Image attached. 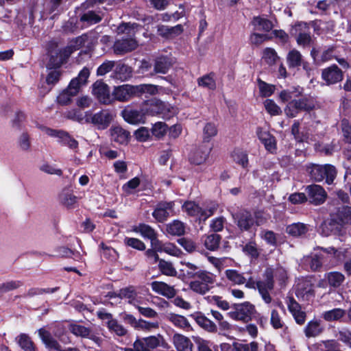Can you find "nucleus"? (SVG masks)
Instances as JSON below:
<instances>
[{
  "mask_svg": "<svg viewBox=\"0 0 351 351\" xmlns=\"http://www.w3.org/2000/svg\"><path fill=\"white\" fill-rule=\"evenodd\" d=\"M84 44L82 37H77L72 40L69 45L64 48H59L57 43L51 41L47 45V51L49 57L47 66L59 68L66 62L71 54Z\"/></svg>",
  "mask_w": 351,
  "mask_h": 351,
  "instance_id": "obj_1",
  "label": "nucleus"
},
{
  "mask_svg": "<svg viewBox=\"0 0 351 351\" xmlns=\"http://www.w3.org/2000/svg\"><path fill=\"white\" fill-rule=\"evenodd\" d=\"M138 25L135 23H122L117 27L119 34H125L129 38L117 40L114 45V51L117 53H124L135 49L136 41L132 37L134 36Z\"/></svg>",
  "mask_w": 351,
  "mask_h": 351,
  "instance_id": "obj_2",
  "label": "nucleus"
},
{
  "mask_svg": "<svg viewBox=\"0 0 351 351\" xmlns=\"http://www.w3.org/2000/svg\"><path fill=\"white\" fill-rule=\"evenodd\" d=\"M307 172L311 178L315 182H322L326 179L328 184H331L337 176L335 167L331 165L311 164L307 167Z\"/></svg>",
  "mask_w": 351,
  "mask_h": 351,
  "instance_id": "obj_3",
  "label": "nucleus"
},
{
  "mask_svg": "<svg viewBox=\"0 0 351 351\" xmlns=\"http://www.w3.org/2000/svg\"><path fill=\"white\" fill-rule=\"evenodd\" d=\"M197 278L190 282L189 287L196 293L204 295L213 287L215 276L205 270H199Z\"/></svg>",
  "mask_w": 351,
  "mask_h": 351,
  "instance_id": "obj_4",
  "label": "nucleus"
},
{
  "mask_svg": "<svg viewBox=\"0 0 351 351\" xmlns=\"http://www.w3.org/2000/svg\"><path fill=\"white\" fill-rule=\"evenodd\" d=\"M112 119V114L106 110H103L94 114H92L90 111L86 112V123H93L99 130L107 128Z\"/></svg>",
  "mask_w": 351,
  "mask_h": 351,
  "instance_id": "obj_5",
  "label": "nucleus"
},
{
  "mask_svg": "<svg viewBox=\"0 0 351 351\" xmlns=\"http://www.w3.org/2000/svg\"><path fill=\"white\" fill-rule=\"evenodd\" d=\"M264 280L257 282V289L262 296L263 300L267 304L271 302L269 291L274 289V271L273 269L267 268L264 273Z\"/></svg>",
  "mask_w": 351,
  "mask_h": 351,
  "instance_id": "obj_6",
  "label": "nucleus"
},
{
  "mask_svg": "<svg viewBox=\"0 0 351 351\" xmlns=\"http://www.w3.org/2000/svg\"><path fill=\"white\" fill-rule=\"evenodd\" d=\"M147 110L144 105L140 109L132 106H127L121 112L123 119L130 124H139L145 122V117L147 115Z\"/></svg>",
  "mask_w": 351,
  "mask_h": 351,
  "instance_id": "obj_7",
  "label": "nucleus"
},
{
  "mask_svg": "<svg viewBox=\"0 0 351 351\" xmlns=\"http://www.w3.org/2000/svg\"><path fill=\"white\" fill-rule=\"evenodd\" d=\"M254 312V306L250 302L239 304L234 311L228 313V316L234 320L247 322Z\"/></svg>",
  "mask_w": 351,
  "mask_h": 351,
  "instance_id": "obj_8",
  "label": "nucleus"
},
{
  "mask_svg": "<svg viewBox=\"0 0 351 351\" xmlns=\"http://www.w3.org/2000/svg\"><path fill=\"white\" fill-rule=\"evenodd\" d=\"M295 293L301 301H310L315 296L313 285L306 279H299L295 285Z\"/></svg>",
  "mask_w": 351,
  "mask_h": 351,
  "instance_id": "obj_9",
  "label": "nucleus"
},
{
  "mask_svg": "<svg viewBox=\"0 0 351 351\" xmlns=\"http://www.w3.org/2000/svg\"><path fill=\"white\" fill-rule=\"evenodd\" d=\"M305 191L309 202L315 206L324 204L327 198L326 191L322 186L318 184L307 186Z\"/></svg>",
  "mask_w": 351,
  "mask_h": 351,
  "instance_id": "obj_10",
  "label": "nucleus"
},
{
  "mask_svg": "<svg viewBox=\"0 0 351 351\" xmlns=\"http://www.w3.org/2000/svg\"><path fill=\"white\" fill-rule=\"evenodd\" d=\"M43 130L46 134L57 138L59 142L72 149H77L78 147V142L66 132L49 128H45Z\"/></svg>",
  "mask_w": 351,
  "mask_h": 351,
  "instance_id": "obj_11",
  "label": "nucleus"
},
{
  "mask_svg": "<svg viewBox=\"0 0 351 351\" xmlns=\"http://www.w3.org/2000/svg\"><path fill=\"white\" fill-rule=\"evenodd\" d=\"M93 93L102 104H109L113 101V97L110 94L109 87L101 81H97L94 83Z\"/></svg>",
  "mask_w": 351,
  "mask_h": 351,
  "instance_id": "obj_12",
  "label": "nucleus"
},
{
  "mask_svg": "<svg viewBox=\"0 0 351 351\" xmlns=\"http://www.w3.org/2000/svg\"><path fill=\"white\" fill-rule=\"evenodd\" d=\"M173 206L174 203L173 202H160L156 206L152 213V216L157 221L163 222L168 217L174 215Z\"/></svg>",
  "mask_w": 351,
  "mask_h": 351,
  "instance_id": "obj_13",
  "label": "nucleus"
},
{
  "mask_svg": "<svg viewBox=\"0 0 351 351\" xmlns=\"http://www.w3.org/2000/svg\"><path fill=\"white\" fill-rule=\"evenodd\" d=\"M60 204L66 209H73L76 207L78 197L74 195L72 190L64 188L58 195Z\"/></svg>",
  "mask_w": 351,
  "mask_h": 351,
  "instance_id": "obj_14",
  "label": "nucleus"
},
{
  "mask_svg": "<svg viewBox=\"0 0 351 351\" xmlns=\"http://www.w3.org/2000/svg\"><path fill=\"white\" fill-rule=\"evenodd\" d=\"M322 77L326 82V84L330 85L342 80L343 73L337 65L333 64L323 69Z\"/></svg>",
  "mask_w": 351,
  "mask_h": 351,
  "instance_id": "obj_15",
  "label": "nucleus"
},
{
  "mask_svg": "<svg viewBox=\"0 0 351 351\" xmlns=\"http://www.w3.org/2000/svg\"><path fill=\"white\" fill-rule=\"evenodd\" d=\"M147 110V115L162 114L164 117H168L170 112L169 107L160 101H152L145 104Z\"/></svg>",
  "mask_w": 351,
  "mask_h": 351,
  "instance_id": "obj_16",
  "label": "nucleus"
},
{
  "mask_svg": "<svg viewBox=\"0 0 351 351\" xmlns=\"http://www.w3.org/2000/svg\"><path fill=\"white\" fill-rule=\"evenodd\" d=\"M136 93V86L126 84L116 87L112 96L113 97V101L116 99L120 101H125L129 100L132 95Z\"/></svg>",
  "mask_w": 351,
  "mask_h": 351,
  "instance_id": "obj_17",
  "label": "nucleus"
},
{
  "mask_svg": "<svg viewBox=\"0 0 351 351\" xmlns=\"http://www.w3.org/2000/svg\"><path fill=\"white\" fill-rule=\"evenodd\" d=\"M294 30L298 32L297 36V43L299 45L304 47L310 45L312 42V38L310 36L309 27L305 23H300L295 26Z\"/></svg>",
  "mask_w": 351,
  "mask_h": 351,
  "instance_id": "obj_18",
  "label": "nucleus"
},
{
  "mask_svg": "<svg viewBox=\"0 0 351 351\" xmlns=\"http://www.w3.org/2000/svg\"><path fill=\"white\" fill-rule=\"evenodd\" d=\"M151 287L155 293L167 298H172L176 295L174 287L163 282L154 281L151 283Z\"/></svg>",
  "mask_w": 351,
  "mask_h": 351,
  "instance_id": "obj_19",
  "label": "nucleus"
},
{
  "mask_svg": "<svg viewBox=\"0 0 351 351\" xmlns=\"http://www.w3.org/2000/svg\"><path fill=\"white\" fill-rule=\"evenodd\" d=\"M211 149L206 145L199 146L191 153L189 158L190 161L195 165L204 163L207 160Z\"/></svg>",
  "mask_w": 351,
  "mask_h": 351,
  "instance_id": "obj_20",
  "label": "nucleus"
},
{
  "mask_svg": "<svg viewBox=\"0 0 351 351\" xmlns=\"http://www.w3.org/2000/svg\"><path fill=\"white\" fill-rule=\"evenodd\" d=\"M287 306L295 322L298 324H303L306 320V313L301 310L300 305L293 298H289Z\"/></svg>",
  "mask_w": 351,
  "mask_h": 351,
  "instance_id": "obj_21",
  "label": "nucleus"
},
{
  "mask_svg": "<svg viewBox=\"0 0 351 351\" xmlns=\"http://www.w3.org/2000/svg\"><path fill=\"white\" fill-rule=\"evenodd\" d=\"M111 140L121 145L127 144L130 138V132L119 126L113 127L110 130Z\"/></svg>",
  "mask_w": 351,
  "mask_h": 351,
  "instance_id": "obj_22",
  "label": "nucleus"
},
{
  "mask_svg": "<svg viewBox=\"0 0 351 351\" xmlns=\"http://www.w3.org/2000/svg\"><path fill=\"white\" fill-rule=\"evenodd\" d=\"M173 343L178 351H192L193 343L183 335L176 333L172 338Z\"/></svg>",
  "mask_w": 351,
  "mask_h": 351,
  "instance_id": "obj_23",
  "label": "nucleus"
},
{
  "mask_svg": "<svg viewBox=\"0 0 351 351\" xmlns=\"http://www.w3.org/2000/svg\"><path fill=\"white\" fill-rule=\"evenodd\" d=\"M69 330L75 336L89 338L99 343V339L95 335H93L90 333V329L84 326L77 324H73L69 326Z\"/></svg>",
  "mask_w": 351,
  "mask_h": 351,
  "instance_id": "obj_24",
  "label": "nucleus"
},
{
  "mask_svg": "<svg viewBox=\"0 0 351 351\" xmlns=\"http://www.w3.org/2000/svg\"><path fill=\"white\" fill-rule=\"evenodd\" d=\"M324 326H322L319 320L313 319L308 322L304 328V332L306 337H315L324 331Z\"/></svg>",
  "mask_w": 351,
  "mask_h": 351,
  "instance_id": "obj_25",
  "label": "nucleus"
},
{
  "mask_svg": "<svg viewBox=\"0 0 351 351\" xmlns=\"http://www.w3.org/2000/svg\"><path fill=\"white\" fill-rule=\"evenodd\" d=\"M157 31L160 36L166 38H172L180 35L183 32V28L181 25H178L174 27L158 25Z\"/></svg>",
  "mask_w": 351,
  "mask_h": 351,
  "instance_id": "obj_26",
  "label": "nucleus"
},
{
  "mask_svg": "<svg viewBox=\"0 0 351 351\" xmlns=\"http://www.w3.org/2000/svg\"><path fill=\"white\" fill-rule=\"evenodd\" d=\"M108 295L110 298H119V299H128L129 303L136 305L135 298L136 296V293L133 287L122 289L119 290V293H109Z\"/></svg>",
  "mask_w": 351,
  "mask_h": 351,
  "instance_id": "obj_27",
  "label": "nucleus"
},
{
  "mask_svg": "<svg viewBox=\"0 0 351 351\" xmlns=\"http://www.w3.org/2000/svg\"><path fill=\"white\" fill-rule=\"evenodd\" d=\"M345 315V310L340 308H336L329 311H324L321 315V317L326 322H331L341 321V319Z\"/></svg>",
  "mask_w": 351,
  "mask_h": 351,
  "instance_id": "obj_28",
  "label": "nucleus"
},
{
  "mask_svg": "<svg viewBox=\"0 0 351 351\" xmlns=\"http://www.w3.org/2000/svg\"><path fill=\"white\" fill-rule=\"evenodd\" d=\"M38 335L42 341L49 349L59 350L60 345L58 341L51 336L50 332L44 328L38 330Z\"/></svg>",
  "mask_w": 351,
  "mask_h": 351,
  "instance_id": "obj_29",
  "label": "nucleus"
},
{
  "mask_svg": "<svg viewBox=\"0 0 351 351\" xmlns=\"http://www.w3.org/2000/svg\"><path fill=\"white\" fill-rule=\"evenodd\" d=\"M257 135L260 141L264 144L266 149L273 152L276 149V140L269 132L258 129Z\"/></svg>",
  "mask_w": 351,
  "mask_h": 351,
  "instance_id": "obj_30",
  "label": "nucleus"
},
{
  "mask_svg": "<svg viewBox=\"0 0 351 351\" xmlns=\"http://www.w3.org/2000/svg\"><path fill=\"white\" fill-rule=\"evenodd\" d=\"M335 221L341 225L351 224V207L343 206L339 208L336 213Z\"/></svg>",
  "mask_w": 351,
  "mask_h": 351,
  "instance_id": "obj_31",
  "label": "nucleus"
},
{
  "mask_svg": "<svg viewBox=\"0 0 351 351\" xmlns=\"http://www.w3.org/2000/svg\"><path fill=\"white\" fill-rule=\"evenodd\" d=\"M325 280L330 287H339L345 280L344 275L339 271H330L325 274Z\"/></svg>",
  "mask_w": 351,
  "mask_h": 351,
  "instance_id": "obj_32",
  "label": "nucleus"
},
{
  "mask_svg": "<svg viewBox=\"0 0 351 351\" xmlns=\"http://www.w3.org/2000/svg\"><path fill=\"white\" fill-rule=\"evenodd\" d=\"M171 62L166 57H159L155 60L154 65V73L165 74L171 68Z\"/></svg>",
  "mask_w": 351,
  "mask_h": 351,
  "instance_id": "obj_33",
  "label": "nucleus"
},
{
  "mask_svg": "<svg viewBox=\"0 0 351 351\" xmlns=\"http://www.w3.org/2000/svg\"><path fill=\"white\" fill-rule=\"evenodd\" d=\"M134 232L139 233L143 238L151 239L156 235V232L150 226L145 223H140L133 227Z\"/></svg>",
  "mask_w": 351,
  "mask_h": 351,
  "instance_id": "obj_34",
  "label": "nucleus"
},
{
  "mask_svg": "<svg viewBox=\"0 0 351 351\" xmlns=\"http://www.w3.org/2000/svg\"><path fill=\"white\" fill-rule=\"evenodd\" d=\"M166 230L168 234L173 236H181L185 232L184 223L179 220H174L167 226Z\"/></svg>",
  "mask_w": 351,
  "mask_h": 351,
  "instance_id": "obj_35",
  "label": "nucleus"
},
{
  "mask_svg": "<svg viewBox=\"0 0 351 351\" xmlns=\"http://www.w3.org/2000/svg\"><path fill=\"white\" fill-rule=\"evenodd\" d=\"M167 319L175 326L180 328L184 329L190 326L187 319L182 315L171 313L167 315Z\"/></svg>",
  "mask_w": 351,
  "mask_h": 351,
  "instance_id": "obj_36",
  "label": "nucleus"
},
{
  "mask_svg": "<svg viewBox=\"0 0 351 351\" xmlns=\"http://www.w3.org/2000/svg\"><path fill=\"white\" fill-rule=\"evenodd\" d=\"M181 264L182 267L180 269V272L184 277L188 278L197 277L199 270H198L197 265L189 262H181Z\"/></svg>",
  "mask_w": 351,
  "mask_h": 351,
  "instance_id": "obj_37",
  "label": "nucleus"
},
{
  "mask_svg": "<svg viewBox=\"0 0 351 351\" xmlns=\"http://www.w3.org/2000/svg\"><path fill=\"white\" fill-rule=\"evenodd\" d=\"M299 99L302 111L311 112L320 107L319 103L313 97L308 96Z\"/></svg>",
  "mask_w": 351,
  "mask_h": 351,
  "instance_id": "obj_38",
  "label": "nucleus"
},
{
  "mask_svg": "<svg viewBox=\"0 0 351 351\" xmlns=\"http://www.w3.org/2000/svg\"><path fill=\"white\" fill-rule=\"evenodd\" d=\"M252 25L257 31L269 32L273 27V24L269 20L259 16L253 19Z\"/></svg>",
  "mask_w": 351,
  "mask_h": 351,
  "instance_id": "obj_39",
  "label": "nucleus"
},
{
  "mask_svg": "<svg viewBox=\"0 0 351 351\" xmlns=\"http://www.w3.org/2000/svg\"><path fill=\"white\" fill-rule=\"evenodd\" d=\"M19 346L24 351H35V346L31 338L26 334H21L16 338Z\"/></svg>",
  "mask_w": 351,
  "mask_h": 351,
  "instance_id": "obj_40",
  "label": "nucleus"
},
{
  "mask_svg": "<svg viewBox=\"0 0 351 351\" xmlns=\"http://www.w3.org/2000/svg\"><path fill=\"white\" fill-rule=\"evenodd\" d=\"M197 84L199 86L209 89L215 90L216 88V82L213 73L203 75L197 79Z\"/></svg>",
  "mask_w": 351,
  "mask_h": 351,
  "instance_id": "obj_41",
  "label": "nucleus"
},
{
  "mask_svg": "<svg viewBox=\"0 0 351 351\" xmlns=\"http://www.w3.org/2000/svg\"><path fill=\"white\" fill-rule=\"evenodd\" d=\"M182 210L191 216H196L201 219L202 208L194 202H186L182 206Z\"/></svg>",
  "mask_w": 351,
  "mask_h": 351,
  "instance_id": "obj_42",
  "label": "nucleus"
},
{
  "mask_svg": "<svg viewBox=\"0 0 351 351\" xmlns=\"http://www.w3.org/2000/svg\"><path fill=\"white\" fill-rule=\"evenodd\" d=\"M196 322L202 328L210 332H217V328L215 324L204 315L197 316Z\"/></svg>",
  "mask_w": 351,
  "mask_h": 351,
  "instance_id": "obj_43",
  "label": "nucleus"
},
{
  "mask_svg": "<svg viewBox=\"0 0 351 351\" xmlns=\"http://www.w3.org/2000/svg\"><path fill=\"white\" fill-rule=\"evenodd\" d=\"M287 232L293 237H299L305 234L308 228L306 226L302 223H295L287 227Z\"/></svg>",
  "mask_w": 351,
  "mask_h": 351,
  "instance_id": "obj_44",
  "label": "nucleus"
},
{
  "mask_svg": "<svg viewBox=\"0 0 351 351\" xmlns=\"http://www.w3.org/2000/svg\"><path fill=\"white\" fill-rule=\"evenodd\" d=\"M287 60L289 68L298 67L301 65L302 55L298 50L293 49L287 54Z\"/></svg>",
  "mask_w": 351,
  "mask_h": 351,
  "instance_id": "obj_45",
  "label": "nucleus"
},
{
  "mask_svg": "<svg viewBox=\"0 0 351 351\" xmlns=\"http://www.w3.org/2000/svg\"><path fill=\"white\" fill-rule=\"evenodd\" d=\"M225 274L226 278L235 285H242L245 282V278L243 274L235 269H227Z\"/></svg>",
  "mask_w": 351,
  "mask_h": 351,
  "instance_id": "obj_46",
  "label": "nucleus"
},
{
  "mask_svg": "<svg viewBox=\"0 0 351 351\" xmlns=\"http://www.w3.org/2000/svg\"><path fill=\"white\" fill-rule=\"evenodd\" d=\"M221 237L218 234H210L206 236L204 240L205 247L211 251H214L218 248Z\"/></svg>",
  "mask_w": 351,
  "mask_h": 351,
  "instance_id": "obj_47",
  "label": "nucleus"
},
{
  "mask_svg": "<svg viewBox=\"0 0 351 351\" xmlns=\"http://www.w3.org/2000/svg\"><path fill=\"white\" fill-rule=\"evenodd\" d=\"M237 224L241 229L247 230L254 224V220L249 213L245 212L240 215Z\"/></svg>",
  "mask_w": 351,
  "mask_h": 351,
  "instance_id": "obj_48",
  "label": "nucleus"
},
{
  "mask_svg": "<svg viewBox=\"0 0 351 351\" xmlns=\"http://www.w3.org/2000/svg\"><path fill=\"white\" fill-rule=\"evenodd\" d=\"M64 117L74 121L82 123L86 122V112L84 113L80 110L73 109L64 113Z\"/></svg>",
  "mask_w": 351,
  "mask_h": 351,
  "instance_id": "obj_49",
  "label": "nucleus"
},
{
  "mask_svg": "<svg viewBox=\"0 0 351 351\" xmlns=\"http://www.w3.org/2000/svg\"><path fill=\"white\" fill-rule=\"evenodd\" d=\"M23 283L21 280H9L0 284V295L3 293L9 292L23 286Z\"/></svg>",
  "mask_w": 351,
  "mask_h": 351,
  "instance_id": "obj_50",
  "label": "nucleus"
},
{
  "mask_svg": "<svg viewBox=\"0 0 351 351\" xmlns=\"http://www.w3.org/2000/svg\"><path fill=\"white\" fill-rule=\"evenodd\" d=\"M80 20L82 22H86L87 24H95L101 21V17L95 11L90 10L84 12L81 16Z\"/></svg>",
  "mask_w": 351,
  "mask_h": 351,
  "instance_id": "obj_51",
  "label": "nucleus"
},
{
  "mask_svg": "<svg viewBox=\"0 0 351 351\" xmlns=\"http://www.w3.org/2000/svg\"><path fill=\"white\" fill-rule=\"evenodd\" d=\"M217 134L216 125L213 123H207L203 129V138L204 142H209Z\"/></svg>",
  "mask_w": 351,
  "mask_h": 351,
  "instance_id": "obj_52",
  "label": "nucleus"
},
{
  "mask_svg": "<svg viewBox=\"0 0 351 351\" xmlns=\"http://www.w3.org/2000/svg\"><path fill=\"white\" fill-rule=\"evenodd\" d=\"M158 267L160 271L166 276H175L177 274L171 263L165 261V260L161 259L159 261Z\"/></svg>",
  "mask_w": 351,
  "mask_h": 351,
  "instance_id": "obj_53",
  "label": "nucleus"
},
{
  "mask_svg": "<svg viewBox=\"0 0 351 351\" xmlns=\"http://www.w3.org/2000/svg\"><path fill=\"white\" fill-rule=\"evenodd\" d=\"M258 86L261 96L264 97L271 96L275 90L274 85L267 84L261 80H258Z\"/></svg>",
  "mask_w": 351,
  "mask_h": 351,
  "instance_id": "obj_54",
  "label": "nucleus"
},
{
  "mask_svg": "<svg viewBox=\"0 0 351 351\" xmlns=\"http://www.w3.org/2000/svg\"><path fill=\"white\" fill-rule=\"evenodd\" d=\"M233 160L243 167H246L248 164L247 155L245 152L235 149L232 154Z\"/></svg>",
  "mask_w": 351,
  "mask_h": 351,
  "instance_id": "obj_55",
  "label": "nucleus"
},
{
  "mask_svg": "<svg viewBox=\"0 0 351 351\" xmlns=\"http://www.w3.org/2000/svg\"><path fill=\"white\" fill-rule=\"evenodd\" d=\"M263 104L266 111L272 116L279 115L282 113L281 108L272 99H266Z\"/></svg>",
  "mask_w": 351,
  "mask_h": 351,
  "instance_id": "obj_56",
  "label": "nucleus"
},
{
  "mask_svg": "<svg viewBox=\"0 0 351 351\" xmlns=\"http://www.w3.org/2000/svg\"><path fill=\"white\" fill-rule=\"evenodd\" d=\"M108 327L110 330L114 332L119 336H124L127 333V330L122 325L119 324L116 319H110L108 322Z\"/></svg>",
  "mask_w": 351,
  "mask_h": 351,
  "instance_id": "obj_57",
  "label": "nucleus"
},
{
  "mask_svg": "<svg viewBox=\"0 0 351 351\" xmlns=\"http://www.w3.org/2000/svg\"><path fill=\"white\" fill-rule=\"evenodd\" d=\"M116 77L121 81L125 80L131 75L130 67L125 64H119L116 67Z\"/></svg>",
  "mask_w": 351,
  "mask_h": 351,
  "instance_id": "obj_58",
  "label": "nucleus"
},
{
  "mask_svg": "<svg viewBox=\"0 0 351 351\" xmlns=\"http://www.w3.org/2000/svg\"><path fill=\"white\" fill-rule=\"evenodd\" d=\"M162 337L160 335L158 336H149L147 337L140 339L141 340L143 341V343L145 346L148 348L150 350L152 349H154L160 346V339H162Z\"/></svg>",
  "mask_w": 351,
  "mask_h": 351,
  "instance_id": "obj_59",
  "label": "nucleus"
},
{
  "mask_svg": "<svg viewBox=\"0 0 351 351\" xmlns=\"http://www.w3.org/2000/svg\"><path fill=\"white\" fill-rule=\"evenodd\" d=\"M278 56L276 51L272 48H266L263 51V59L269 65L276 63Z\"/></svg>",
  "mask_w": 351,
  "mask_h": 351,
  "instance_id": "obj_60",
  "label": "nucleus"
},
{
  "mask_svg": "<svg viewBox=\"0 0 351 351\" xmlns=\"http://www.w3.org/2000/svg\"><path fill=\"white\" fill-rule=\"evenodd\" d=\"M18 146L23 152H29L30 150V138L27 132L22 133L19 137Z\"/></svg>",
  "mask_w": 351,
  "mask_h": 351,
  "instance_id": "obj_61",
  "label": "nucleus"
},
{
  "mask_svg": "<svg viewBox=\"0 0 351 351\" xmlns=\"http://www.w3.org/2000/svg\"><path fill=\"white\" fill-rule=\"evenodd\" d=\"M167 125L163 122H158L155 123L152 128V134L157 138H162L167 132Z\"/></svg>",
  "mask_w": 351,
  "mask_h": 351,
  "instance_id": "obj_62",
  "label": "nucleus"
},
{
  "mask_svg": "<svg viewBox=\"0 0 351 351\" xmlns=\"http://www.w3.org/2000/svg\"><path fill=\"white\" fill-rule=\"evenodd\" d=\"M178 243L188 252L192 253L197 249L195 243L188 238H181L178 240Z\"/></svg>",
  "mask_w": 351,
  "mask_h": 351,
  "instance_id": "obj_63",
  "label": "nucleus"
},
{
  "mask_svg": "<svg viewBox=\"0 0 351 351\" xmlns=\"http://www.w3.org/2000/svg\"><path fill=\"white\" fill-rule=\"evenodd\" d=\"M195 342L198 351H213L211 349L212 343L200 337H196Z\"/></svg>",
  "mask_w": 351,
  "mask_h": 351,
  "instance_id": "obj_64",
  "label": "nucleus"
}]
</instances>
